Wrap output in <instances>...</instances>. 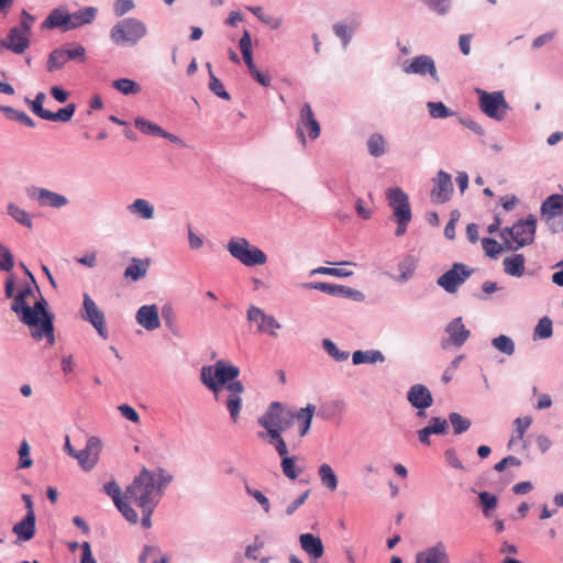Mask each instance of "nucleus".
<instances>
[{
  "label": "nucleus",
  "mask_w": 563,
  "mask_h": 563,
  "mask_svg": "<svg viewBox=\"0 0 563 563\" xmlns=\"http://www.w3.org/2000/svg\"><path fill=\"white\" fill-rule=\"evenodd\" d=\"M314 409L313 405H308L306 408L295 412L285 404L274 401L258 418V424L266 430V433L261 432L258 437L274 445L275 450L284 451L286 441L282 433L288 430L294 424L295 419H297L299 423V439L305 437L310 429Z\"/></svg>",
  "instance_id": "nucleus-1"
},
{
  "label": "nucleus",
  "mask_w": 563,
  "mask_h": 563,
  "mask_svg": "<svg viewBox=\"0 0 563 563\" xmlns=\"http://www.w3.org/2000/svg\"><path fill=\"white\" fill-rule=\"evenodd\" d=\"M35 292H40L36 284L26 285L14 298L12 310L19 314L24 324L34 328L32 336L35 340L40 341L46 338L48 343L53 345L55 342L53 314H49L46 310V300L41 297L40 300L34 302L33 307L27 302V298L34 297Z\"/></svg>",
  "instance_id": "nucleus-2"
},
{
  "label": "nucleus",
  "mask_w": 563,
  "mask_h": 563,
  "mask_svg": "<svg viewBox=\"0 0 563 563\" xmlns=\"http://www.w3.org/2000/svg\"><path fill=\"white\" fill-rule=\"evenodd\" d=\"M239 375V367L224 361H218L213 366H203L201 369L202 383L214 393L217 398L222 387L230 393L225 406L233 422L239 419L242 408L241 395L244 391L243 384L236 380Z\"/></svg>",
  "instance_id": "nucleus-3"
},
{
  "label": "nucleus",
  "mask_w": 563,
  "mask_h": 563,
  "mask_svg": "<svg viewBox=\"0 0 563 563\" xmlns=\"http://www.w3.org/2000/svg\"><path fill=\"white\" fill-rule=\"evenodd\" d=\"M162 493L156 492L155 478L152 472L143 468L132 484L128 486L124 498L140 508L156 506Z\"/></svg>",
  "instance_id": "nucleus-4"
},
{
  "label": "nucleus",
  "mask_w": 563,
  "mask_h": 563,
  "mask_svg": "<svg viewBox=\"0 0 563 563\" xmlns=\"http://www.w3.org/2000/svg\"><path fill=\"white\" fill-rule=\"evenodd\" d=\"M537 219L530 214L525 221H518L511 228H506L500 232L506 249L517 251L520 247L529 245L534 240Z\"/></svg>",
  "instance_id": "nucleus-5"
},
{
  "label": "nucleus",
  "mask_w": 563,
  "mask_h": 563,
  "mask_svg": "<svg viewBox=\"0 0 563 563\" xmlns=\"http://www.w3.org/2000/svg\"><path fill=\"white\" fill-rule=\"evenodd\" d=\"M145 24L133 18L119 21L110 32L111 40L118 44H136L146 34Z\"/></svg>",
  "instance_id": "nucleus-6"
},
{
  "label": "nucleus",
  "mask_w": 563,
  "mask_h": 563,
  "mask_svg": "<svg viewBox=\"0 0 563 563\" xmlns=\"http://www.w3.org/2000/svg\"><path fill=\"white\" fill-rule=\"evenodd\" d=\"M229 253L245 266L264 265L267 262L265 253L256 246H252L244 239H231L227 246Z\"/></svg>",
  "instance_id": "nucleus-7"
},
{
  "label": "nucleus",
  "mask_w": 563,
  "mask_h": 563,
  "mask_svg": "<svg viewBox=\"0 0 563 563\" xmlns=\"http://www.w3.org/2000/svg\"><path fill=\"white\" fill-rule=\"evenodd\" d=\"M246 317L251 327L254 325L255 332L260 334L266 333L271 336H277L276 330L282 328L274 316L265 313L263 309L256 306L249 307Z\"/></svg>",
  "instance_id": "nucleus-8"
},
{
  "label": "nucleus",
  "mask_w": 563,
  "mask_h": 563,
  "mask_svg": "<svg viewBox=\"0 0 563 563\" xmlns=\"http://www.w3.org/2000/svg\"><path fill=\"white\" fill-rule=\"evenodd\" d=\"M479 95V106L482 111L489 118L501 120L508 104L501 91L486 92L484 90H477Z\"/></svg>",
  "instance_id": "nucleus-9"
},
{
  "label": "nucleus",
  "mask_w": 563,
  "mask_h": 563,
  "mask_svg": "<svg viewBox=\"0 0 563 563\" xmlns=\"http://www.w3.org/2000/svg\"><path fill=\"white\" fill-rule=\"evenodd\" d=\"M472 269H468L462 263L453 264L452 268L438 278V285L448 292L454 294L457 288L471 276Z\"/></svg>",
  "instance_id": "nucleus-10"
},
{
  "label": "nucleus",
  "mask_w": 563,
  "mask_h": 563,
  "mask_svg": "<svg viewBox=\"0 0 563 563\" xmlns=\"http://www.w3.org/2000/svg\"><path fill=\"white\" fill-rule=\"evenodd\" d=\"M305 130L308 131L310 139L316 140L320 135V124L314 118L309 103H305L300 110V120L297 125V135L302 145L306 144Z\"/></svg>",
  "instance_id": "nucleus-11"
},
{
  "label": "nucleus",
  "mask_w": 563,
  "mask_h": 563,
  "mask_svg": "<svg viewBox=\"0 0 563 563\" xmlns=\"http://www.w3.org/2000/svg\"><path fill=\"white\" fill-rule=\"evenodd\" d=\"M101 450V440L98 437H90L85 449L77 451L75 459L85 471H90L98 463Z\"/></svg>",
  "instance_id": "nucleus-12"
},
{
  "label": "nucleus",
  "mask_w": 563,
  "mask_h": 563,
  "mask_svg": "<svg viewBox=\"0 0 563 563\" xmlns=\"http://www.w3.org/2000/svg\"><path fill=\"white\" fill-rule=\"evenodd\" d=\"M82 308L84 319L89 321L102 338L107 339L104 314L88 294L84 295Z\"/></svg>",
  "instance_id": "nucleus-13"
},
{
  "label": "nucleus",
  "mask_w": 563,
  "mask_h": 563,
  "mask_svg": "<svg viewBox=\"0 0 563 563\" xmlns=\"http://www.w3.org/2000/svg\"><path fill=\"white\" fill-rule=\"evenodd\" d=\"M386 199L394 211L395 218L412 217L408 195L401 188H388Z\"/></svg>",
  "instance_id": "nucleus-14"
},
{
  "label": "nucleus",
  "mask_w": 563,
  "mask_h": 563,
  "mask_svg": "<svg viewBox=\"0 0 563 563\" xmlns=\"http://www.w3.org/2000/svg\"><path fill=\"white\" fill-rule=\"evenodd\" d=\"M31 44V36L18 27H11L5 37L0 40V51L8 49L14 54H23Z\"/></svg>",
  "instance_id": "nucleus-15"
},
{
  "label": "nucleus",
  "mask_w": 563,
  "mask_h": 563,
  "mask_svg": "<svg viewBox=\"0 0 563 563\" xmlns=\"http://www.w3.org/2000/svg\"><path fill=\"white\" fill-rule=\"evenodd\" d=\"M449 334L448 340H443L441 346L443 350L449 349L451 345L462 346L470 336V331L465 328L462 318L453 319L445 328Z\"/></svg>",
  "instance_id": "nucleus-16"
},
{
  "label": "nucleus",
  "mask_w": 563,
  "mask_h": 563,
  "mask_svg": "<svg viewBox=\"0 0 563 563\" xmlns=\"http://www.w3.org/2000/svg\"><path fill=\"white\" fill-rule=\"evenodd\" d=\"M404 71L406 74H417L421 76L429 74L437 82L440 80L434 60L428 55H419L410 63H405Z\"/></svg>",
  "instance_id": "nucleus-17"
},
{
  "label": "nucleus",
  "mask_w": 563,
  "mask_h": 563,
  "mask_svg": "<svg viewBox=\"0 0 563 563\" xmlns=\"http://www.w3.org/2000/svg\"><path fill=\"white\" fill-rule=\"evenodd\" d=\"M416 563H451L446 545L438 541L416 554Z\"/></svg>",
  "instance_id": "nucleus-18"
},
{
  "label": "nucleus",
  "mask_w": 563,
  "mask_h": 563,
  "mask_svg": "<svg viewBox=\"0 0 563 563\" xmlns=\"http://www.w3.org/2000/svg\"><path fill=\"white\" fill-rule=\"evenodd\" d=\"M407 399L413 408L419 410L420 416H422V410L433 404L431 391L422 384L412 385L408 390Z\"/></svg>",
  "instance_id": "nucleus-19"
},
{
  "label": "nucleus",
  "mask_w": 563,
  "mask_h": 563,
  "mask_svg": "<svg viewBox=\"0 0 563 563\" xmlns=\"http://www.w3.org/2000/svg\"><path fill=\"white\" fill-rule=\"evenodd\" d=\"M453 192V185L451 176L440 170L434 179V187L431 190V199L435 203H443L448 201Z\"/></svg>",
  "instance_id": "nucleus-20"
},
{
  "label": "nucleus",
  "mask_w": 563,
  "mask_h": 563,
  "mask_svg": "<svg viewBox=\"0 0 563 563\" xmlns=\"http://www.w3.org/2000/svg\"><path fill=\"white\" fill-rule=\"evenodd\" d=\"M305 287L310 289H317L324 294L336 296V297H349L353 299H360L362 297V294L355 289H352L350 287H345L342 285H335L324 282H314V283H308L305 285Z\"/></svg>",
  "instance_id": "nucleus-21"
},
{
  "label": "nucleus",
  "mask_w": 563,
  "mask_h": 563,
  "mask_svg": "<svg viewBox=\"0 0 563 563\" xmlns=\"http://www.w3.org/2000/svg\"><path fill=\"white\" fill-rule=\"evenodd\" d=\"M32 197H34L43 207L62 208L68 203L65 196L45 188H34Z\"/></svg>",
  "instance_id": "nucleus-22"
},
{
  "label": "nucleus",
  "mask_w": 563,
  "mask_h": 563,
  "mask_svg": "<svg viewBox=\"0 0 563 563\" xmlns=\"http://www.w3.org/2000/svg\"><path fill=\"white\" fill-rule=\"evenodd\" d=\"M136 321L148 331L159 328L158 309L155 305L142 306L136 312Z\"/></svg>",
  "instance_id": "nucleus-23"
},
{
  "label": "nucleus",
  "mask_w": 563,
  "mask_h": 563,
  "mask_svg": "<svg viewBox=\"0 0 563 563\" xmlns=\"http://www.w3.org/2000/svg\"><path fill=\"white\" fill-rule=\"evenodd\" d=\"M563 212V197L552 195L545 199L541 207L542 219L547 224L552 225V221Z\"/></svg>",
  "instance_id": "nucleus-24"
},
{
  "label": "nucleus",
  "mask_w": 563,
  "mask_h": 563,
  "mask_svg": "<svg viewBox=\"0 0 563 563\" xmlns=\"http://www.w3.org/2000/svg\"><path fill=\"white\" fill-rule=\"evenodd\" d=\"M96 15L97 9L93 7H86L73 13L67 11L68 31L92 23Z\"/></svg>",
  "instance_id": "nucleus-25"
},
{
  "label": "nucleus",
  "mask_w": 563,
  "mask_h": 563,
  "mask_svg": "<svg viewBox=\"0 0 563 563\" xmlns=\"http://www.w3.org/2000/svg\"><path fill=\"white\" fill-rule=\"evenodd\" d=\"M276 452L282 457L280 467H282L283 474L291 481L298 478V476L303 472V467L297 465L298 456H296V455L289 456L288 455V448H287L286 443H285L284 451L276 450Z\"/></svg>",
  "instance_id": "nucleus-26"
},
{
  "label": "nucleus",
  "mask_w": 563,
  "mask_h": 563,
  "mask_svg": "<svg viewBox=\"0 0 563 563\" xmlns=\"http://www.w3.org/2000/svg\"><path fill=\"white\" fill-rule=\"evenodd\" d=\"M301 549L312 559L318 560L324 553V547L321 539L311 533H302L299 536Z\"/></svg>",
  "instance_id": "nucleus-27"
},
{
  "label": "nucleus",
  "mask_w": 563,
  "mask_h": 563,
  "mask_svg": "<svg viewBox=\"0 0 563 563\" xmlns=\"http://www.w3.org/2000/svg\"><path fill=\"white\" fill-rule=\"evenodd\" d=\"M45 29H60L64 32L68 31L67 26V10L64 8H56L47 15L43 23Z\"/></svg>",
  "instance_id": "nucleus-28"
},
{
  "label": "nucleus",
  "mask_w": 563,
  "mask_h": 563,
  "mask_svg": "<svg viewBox=\"0 0 563 563\" xmlns=\"http://www.w3.org/2000/svg\"><path fill=\"white\" fill-rule=\"evenodd\" d=\"M150 268V260L132 258L131 264L125 268V279L136 282L143 278Z\"/></svg>",
  "instance_id": "nucleus-29"
},
{
  "label": "nucleus",
  "mask_w": 563,
  "mask_h": 563,
  "mask_svg": "<svg viewBox=\"0 0 563 563\" xmlns=\"http://www.w3.org/2000/svg\"><path fill=\"white\" fill-rule=\"evenodd\" d=\"M35 517L25 516V518L13 526L12 531L16 534L19 540L29 541L35 534Z\"/></svg>",
  "instance_id": "nucleus-30"
},
{
  "label": "nucleus",
  "mask_w": 563,
  "mask_h": 563,
  "mask_svg": "<svg viewBox=\"0 0 563 563\" xmlns=\"http://www.w3.org/2000/svg\"><path fill=\"white\" fill-rule=\"evenodd\" d=\"M526 260L522 254L506 257L503 262L504 271L510 276L521 277L525 274Z\"/></svg>",
  "instance_id": "nucleus-31"
},
{
  "label": "nucleus",
  "mask_w": 563,
  "mask_h": 563,
  "mask_svg": "<svg viewBox=\"0 0 563 563\" xmlns=\"http://www.w3.org/2000/svg\"><path fill=\"white\" fill-rule=\"evenodd\" d=\"M128 210L145 220H150L154 217V207L147 200L142 198H137L129 205Z\"/></svg>",
  "instance_id": "nucleus-32"
},
{
  "label": "nucleus",
  "mask_w": 563,
  "mask_h": 563,
  "mask_svg": "<svg viewBox=\"0 0 563 563\" xmlns=\"http://www.w3.org/2000/svg\"><path fill=\"white\" fill-rule=\"evenodd\" d=\"M318 476L321 484L330 492H334L338 488V476L328 463H323L319 466Z\"/></svg>",
  "instance_id": "nucleus-33"
},
{
  "label": "nucleus",
  "mask_w": 563,
  "mask_h": 563,
  "mask_svg": "<svg viewBox=\"0 0 563 563\" xmlns=\"http://www.w3.org/2000/svg\"><path fill=\"white\" fill-rule=\"evenodd\" d=\"M239 45H240V49H241L243 59H244L249 70L250 71L253 70L254 68H256V66L254 65V62H253L252 40H251V35L247 31H244L242 37L240 38Z\"/></svg>",
  "instance_id": "nucleus-34"
},
{
  "label": "nucleus",
  "mask_w": 563,
  "mask_h": 563,
  "mask_svg": "<svg viewBox=\"0 0 563 563\" xmlns=\"http://www.w3.org/2000/svg\"><path fill=\"white\" fill-rule=\"evenodd\" d=\"M367 148L372 156L379 157L387 152V142L382 134H373L367 141Z\"/></svg>",
  "instance_id": "nucleus-35"
},
{
  "label": "nucleus",
  "mask_w": 563,
  "mask_h": 563,
  "mask_svg": "<svg viewBox=\"0 0 563 563\" xmlns=\"http://www.w3.org/2000/svg\"><path fill=\"white\" fill-rule=\"evenodd\" d=\"M353 364L384 362L385 356L379 351H356L352 355Z\"/></svg>",
  "instance_id": "nucleus-36"
},
{
  "label": "nucleus",
  "mask_w": 563,
  "mask_h": 563,
  "mask_svg": "<svg viewBox=\"0 0 563 563\" xmlns=\"http://www.w3.org/2000/svg\"><path fill=\"white\" fill-rule=\"evenodd\" d=\"M207 68L209 70V89L217 95L219 98H222L224 100H230L231 96L230 93L224 89L223 84L219 78L216 77V75L212 71L211 64L207 63Z\"/></svg>",
  "instance_id": "nucleus-37"
},
{
  "label": "nucleus",
  "mask_w": 563,
  "mask_h": 563,
  "mask_svg": "<svg viewBox=\"0 0 563 563\" xmlns=\"http://www.w3.org/2000/svg\"><path fill=\"white\" fill-rule=\"evenodd\" d=\"M532 419L530 417L517 418L514 421L516 435L509 440L508 446L511 448L517 441L523 439L525 432L531 426Z\"/></svg>",
  "instance_id": "nucleus-38"
},
{
  "label": "nucleus",
  "mask_w": 563,
  "mask_h": 563,
  "mask_svg": "<svg viewBox=\"0 0 563 563\" xmlns=\"http://www.w3.org/2000/svg\"><path fill=\"white\" fill-rule=\"evenodd\" d=\"M66 63L67 59L63 48H57L48 55L46 67L48 71H55L63 68Z\"/></svg>",
  "instance_id": "nucleus-39"
},
{
  "label": "nucleus",
  "mask_w": 563,
  "mask_h": 563,
  "mask_svg": "<svg viewBox=\"0 0 563 563\" xmlns=\"http://www.w3.org/2000/svg\"><path fill=\"white\" fill-rule=\"evenodd\" d=\"M134 124L144 134L159 136L163 133V129L159 125L142 117L136 118Z\"/></svg>",
  "instance_id": "nucleus-40"
},
{
  "label": "nucleus",
  "mask_w": 563,
  "mask_h": 563,
  "mask_svg": "<svg viewBox=\"0 0 563 563\" xmlns=\"http://www.w3.org/2000/svg\"><path fill=\"white\" fill-rule=\"evenodd\" d=\"M76 110L75 103H68L65 108L59 109L57 112L49 111L45 120L68 122Z\"/></svg>",
  "instance_id": "nucleus-41"
},
{
  "label": "nucleus",
  "mask_w": 563,
  "mask_h": 563,
  "mask_svg": "<svg viewBox=\"0 0 563 563\" xmlns=\"http://www.w3.org/2000/svg\"><path fill=\"white\" fill-rule=\"evenodd\" d=\"M0 109L5 113V115L10 120L19 121L29 128L35 126L34 121L25 112L18 111V110L13 109L12 107H1Z\"/></svg>",
  "instance_id": "nucleus-42"
},
{
  "label": "nucleus",
  "mask_w": 563,
  "mask_h": 563,
  "mask_svg": "<svg viewBox=\"0 0 563 563\" xmlns=\"http://www.w3.org/2000/svg\"><path fill=\"white\" fill-rule=\"evenodd\" d=\"M492 344L496 350L500 351L501 353H504L506 355H512L515 352V343L507 335L501 334V335L493 339Z\"/></svg>",
  "instance_id": "nucleus-43"
},
{
  "label": "nucleus",
  "mask_w": 563,
  "mask_h": 563,
  "mask_svg": "<svg viewBox=\"0 0 563 563\" xmlns=\"http://www.w3.org/2000/svg\"><path fill=\"white\" fill-rule=\"evenodd\" d=\"M417 268V261L412 256L406 257L398 265V269L400 272V276L398 280L405 282L412 276Z\"/></svg>",
  "instance_id": "nucleus-44"
},
{
  "label": "nucleus",
  "mask_w": 563,
  "mask_h": 563,
  "mask_svg": "<svg viewBox=\"0 0 563 563\" xmlns=\"http://www.w3.org/2000/svg\"><path fill=\"white\" fill-rule=\"evenodd\" d=\"M449 420L453 427L455 434H461L467 431L471 427V420L461 416L457 412L450 413Z\"/></svg>",
  "instance_id": "nucleus-45"
},
{
  "label": "nucleus",
  "mask_w": 563,
  "mask_h": 563,
  "mask_svg": "<svg viewBox=\"0 0 563 563\" xmlns=\"http://www.w3.org/2000/svg\"><path fill=\"white\" fill-rule=\"evenodd\" d=\"M552 335V321L548 317H543L539 320L534 328L533 338L537 339H549Z\"/></svg>",
  "instance_id": "nucleus-46"
},
{
  "label": "nucleus",
  "mask_w": 563,
  "mask_h": 563,
  "mask_svg": "<svg viewBox=\"0 0 563 563\" xmlns=\"http://www.w3.org/2000/svg\"><path fill=\"white\" fill-rule=\"evenodd\" d=\"M8 212L16 222L27 228H32L31 217L25 210L20 209L18 206L13 203H10L8 206Z\"/></svg>",
  "instance_id": "nucleus-47"
},
{
  "label": "nucleus",
  "mask_w": 563,
  "mask_h": 563,
  "mask_svg": "<svg viewBox=\"0 0 563 563\" xmlns=\"http://www.w3.org/2000/svg\"><path fill=\"white\" fill-rule=\"evenodd\" d=\"M66 59L68 60H78L84 63L86 60V48L81 44H74L71 47H62Z\"/></svg>",
  "instance_id": "nucleus-48"
},
{
  "label": "nucleus",
  "mask_w": 563,
  "mask_h": 563,
  "mask_svg": "<svg viewBox=\"0 0 563 563\" xmlns=\"http://www.w3.org/2000/svg\"><path fill=\"white\" fill-rule=\"evenodd\" d=\"M113 87L124 95L137 93L140 91V86L135 81L128 78L114 80Z\"/></svg>",
  "instance_id": "nucleus-49"
},
{
  "label": "nucleus",
  "mask_w": 563,
  "mask_h": 563,
  "mask_svg": "<svg viewBox=\"0 0 563 563\" xmlns=\"http://www.w3.org/2000/svg\"><path fill=\"white\" fill-rule=\"evenodd\" d=\"M482 246L489 257H496L504 250L503 245L492 238L482 239Z\"/></svg>",
  "instance_id": "nucleus-50"
},
{
  "label": "nucleus",
  "mask_w": 563,
  "mask_h": 563,
  "mask_svg": "<svg viewBox=\"0 0 563 563\" xmlns=\"http://www.w3.org/2000/svg\"><path fill=\"white\" fill-rule=\"evenodd\" d=\"M322 345L327 353L331 355L335 361L342 362L347 360L349 353L339 351L336 345L330 339H324Z\"/></svg>",
  "instance_id": "nucleus-51"
},
{
  "label": "nucleus",
  "mask_w": 563,
  "mask_h": 563,
  "mask_svg": "<svg viewBox=\"0 0 563 563\" xmlns=\"http://www.w3.org/2000/svg\"><path fill=\"white\" fill-rule=\"evenodd\" d=\"M428 109L432 118H448L452 114L450 109L443 102H429Z\"/></svg>",
  "instance_id": "nucleus-52"
},
{
  "label": "nucleus",
  "mask_w": 563,
  "mask_h": 563,
  "mask_svg": "<svg viewBox=\"0 0 563 563\" xmlns=\"http://www.w3.org/2000/svg\"><path fill=\"white\" fill-rule=\"evenodd\" d=\"M45 93L44 92H38L36 96H35V99L31 102V109L32 111L37 115L40 117L41 119H46V115L48 114L49 110H46L43 108V103L45 101Z\"/></svg>",
  "instance_id": "nucleus-53"
},
{
  "label": "nucleus",
  "mask_w": 563,
  "mask_h": 563,
  "mask_svg": "<svg viewBox=\"0 0 563 563\" xmlns=\"http://www.w3.org/2000/svg\"><path fill=\"white\" fill-rule=\"evenodd\" d=\"M19 468H29L32 466L33 461L30 457V445L26 441H23L19 449Z\"/></svg>",
  "instance_id": "nucleus-54"
},
{
  "label": "nucleus",
  "mask_w": 563,
  "mask_h": 563,
  "mask_svg": "<svg viewBox=\"0 0 563 563\" xmlns=\"http://www.w3.org/2000/svg\"><path fill=\"white\" fill-rule=\"evenodd\" d=\"M479 500L483 505V512L485 516H489V510H493L497 506V497L490 495L487 492L479 493Z\"/></svg>",
  "instance_id": "nucleus-55"
},
{
  "label": "nucleus",
  "mask_w": 563,
  "mask_h": 563,
  "mask_svg": "<svg viewBox=\"0 0 563 563\" xmlns=\"http://www.w3.org/2000/svg\"><path fill=\"white\" fill-rule=\"evenodd\" d=\"M246 493L252 496L264 509L266 514L271 510V504L268 498L260 490L252 489L250 486H245Z\"/></svg>",
  "instance_id": "nucleus-56"
},
{
  "label": "nucleus",
  "mask_w": 563,
  "mask_h": 563,
  "mask_svg": "<svg viewBox=\"0 0 563 563\" xmlns=\"http://www.w3.org/2000/svg\"><path fill=\"white\" fill-rule=\"evenodd\" d=\"M117 508L130 523H137L139 516L136 511L128 503L122 500L120 504L117 505Z\"/></svg>",
  "instance_id": "nucleus-57"
},
{
  "label": "nucleus",
  "mask_w": 563,
  "mask_h": 563,
  "mask_svg": "<svg viewBox=\"0 0 563 563\" xmlns=\"http://www.w3.org/2000/svg\"><path fill=\"white\" fill-rule=\"evenodd\" d=\"M426 428L429 429L431 434H443L448 429V421L445 419L434 417Z\"/></svg>",
  "instance_id": "nucleus-58"
},
{
  "label": "nucleus",
  "mask_w": 563,
  "mask_h": 563,
  "mask_svg": "<svg viewBox=\"0 0 563 563\" xmlns=\"http://www.w3.org/2000/svg\"><path fill=\"white\" fill-rule=\"evenodd\" d=\"M103 489H104L106 494L112 498L115 506L123 500L122 496H121V488L119 487V485L115 482L112 481V482L107 483L104 485Z\"/></svg>",
  "instance_id": "nucleus-59"
},
{
  "label": "nucleus",
  "mask_w": 563,
  "mask_h": 563,
  "mask_svg": "<svg viewBox=\"0 0 563 563\" xmlns=\"http://www.w3.org/2000/svg\"><path fill=\"white\" fill-rule=\"evenodd\" d=\"M0 268L3 271H7V272H9L13 268L12 254L3 245H0Z\"/></svg>",
  "instance_id": "nucleus-60"
},
{
  "label": "nucleus",
  "mask_w": 563,
  "mask_h": 563,
  "mask_svg": "<svg viewBox=\"0 0 563 563\" xmlns=\"http://www.w3.org/2000/svg\"><path fill=\"white\" fill-rule=\"evenodd\" d=\"M33 23H34V18L27 11L23 10L21 13L20 25L16 27H18V30H22L23 33L31 36Z\"/></svg>",
  "instance_id": "nucleus-61"
},
{
  "label": "nucleus",
  "mask_w": 563,
  "mask_h": 563,
  "mask_svg": "<svg viewBox=\"0 0 563 563\" xmlns=\"http://www.w3.org/2000/svg\"><path fill=\"white\" fill-rule=\"evenodd\" d=\"M119 411L120 413L128 420L134 422V423H137L140 421V416L139 413L135 411L134 408H132L131 406L126 405V404H123L121 406H119Z\"/></svg>",
  "instance_id": "nucleus-62"
},
{
  "label": "nucleus",
  "mask_w": 563,
  "mask_h": 563,
  "mask_svg": "<svg viewBox=\"0 0 563 563\" xmlns=\"http://www.w3.org/2000/svg\"><path fill=\"white\" fill-rule=\"evenodd\" d=\"M134 8L132 0H117L114 2V13L118 16L125 14Z\"/></svg>",
  "instance_id": "nucleus-63"
},
{
  "label": "nucleus",
  "mask_w": 563,
  "mask_h": 563,
  "mask_svg": "<svg viewBox=\"0 0 563 563\" xmlns=\"http://www.w3.org/2000/svg\"><path fill=\"white\" fill-rule=\"evenodd\" d=\"M427 3L440 14L446 13L450 8V0H427Z\"/></svg>",
  "instance_id": "nucleus-64"
}]
</instances>
